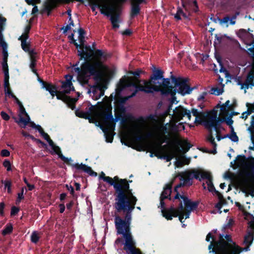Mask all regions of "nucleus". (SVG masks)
I'll use <instances>...</instances> for the list:
<instances>
[{
  "mask_svg": "<svg viewBox=\"0 0 254 254\" xmlns=\"http://www.w3.org/2000/svg\"><path fill=\"white\" fill-rule=\"evenodd\" d=\"M96 5L100 8L101 14L108 17L110 16V20L113 28H119L120 12L117 11V9L115 7L113 6H102L101 4L99 3L96 4Z\"/></svg>",
  "mask_w": 254,
  "mask_h": 254,
  "instance_id": "1a4fd4ad",
  "label": "nucleus"
},
{
  "mask_svg": "<svg viewBox=\"0 0 254 254\" xmlns=\"http://www.w3.org/2000/svg\"><path fill=\"white\" fill-rule=\"evenodd\" d=\"M13 231V226L11 223L7 224L4 228L2 230V235L5 236L11 234Z\"/></svg>",
  "mask_w": 254,
  "mask_h": 254,
  "instance_id": "a19ab883",
  "label": "nucleus"
},
{
  "mask_svg": "<svg viewBox=\"0 0 254 254\" xmlns=\"http://www.w3.org/2000/svg\"><path fill=\"white\" fill-rule=\"evenodd\" d=\"M174 118L178 121L183 119V117H186L190 121L191 119V112L190 110H187L184 107L179 106L176 107L174 110Z\"/></svg>",
  "mask_w": 254,
  "mask_h": 254,
  "instance_id": "f3484780",
  "label": "nucleus"
},
{
  "mask_svg": "<svg viewBox=\"0 0 254 254\" xmlns=\"http://www.w3.org/2000/svg\"><path fill=\"white\" fill-rule=\"evenodd\" d=\"M224 137H228L233 142H237L239 140V137L235 132L234 128L231 129V134L225 135Z\"/></svg>",
  "mask_w": 254,
  "mask_h": 254,
  "instance_id": "ea45409f",
  "label": "nucleus"
},
{
  "mask_svg": "<svg viewBox=\"0 0 254 254\" xmlns=\"http://www.w3.org/2000/svg\"><path fill=\"white\" fill-rule=\"evenodd\" d=\"M225 122L228 125L230 129L234 128L232 125L234 123V121L232 120V118L231 117L228 116L227 118H225Z\"/></svg>",
  "mask_w": 254,
  "mask_h": 254,
  "instance_id": "052dcab7",
  "label": "nucleus"
},
{
  "mask_svg": "<svg viewBox=\"0 0 254 254\" xmlns=\"http://www.w3.org/2000/svg\"><path fill=\"white\" fill-rule=\"evenodd\" d=\"M112 100L108 99L105 102V107H100L101 110V116H102V122L104 125H108L111 128L115 129L116 122L122 119V117L127 112V109L125 106L115 105V118L112 114Z\"/></svg>",
  "mask_w": 254,
  "mask_h": 254,
  "instance_id": "7ed1b4c3",
  "label": "nucleus"
},
{
  "mask_svg": "<svg viewBox=\"0 0 254 254\" xmlns=\"http://www.w3.org/2000/svg\"><path fill=\"white\" fill-rule=\"evenodd\" d=\"M144 71L141 69L138 68L135 71H129L128 73L131 75H133L134 76L132 78V79L134 81H136L137 83H140L141 80L139 79L140 74L144 73Z\"/></svg>",
  "mask_w": 254,
  "mask_h": 254,
  "instance_id": "a878e982",
  "label": "nucleus"
},
{
  "mask_svg": "<svg viewBox=\"0 0 254 254\" xmlns=\"http://www.w3.org/2000/svg\"><path fill=\"white\" fill-rule=\"evenodd\" d=\"M254 239V231H248L244 237V243L245 245H251Z\"/></svg>",
  "mask_w": 254,
  "mask_h": 254,
  "instance_id": "c85d7f7f",
  "label": "nucleus"
},
{
  "mask_svg": "<svg viewBox=\"0 0 254 254\" xmlns=\"http://www.w3.org/2000/svg\"><path fill=\"white\" fill-rule=\"evenodd\" d=\"M198 172H199L198 177H200V181H201L202 179H207L208 190L210 192H215L216 190L213 184V179L210 173L209 172L205 171L204 170L198 169Z\"/></svg>",
  "mask_w": 254,
  "mask_h": 254,
  "instance_id": "6ab92c4d",
  "label": "nucleus"
},
{
  "mask_svg": "<svg viewBox=\"0 0 254 254\" xmlns=\"http://www.w3.org/2000/svg\"><path fill=\"white\" fill-rule=\"evenodd\" d=\"M99 179L103 180L104 182L108 183L109 185H114L112 181V178L109 176H106L105 174L102 172L99 176Z\"/></svg>",
  "mask_w": 254,
  "mask_h": 254,
  "instance_id": "a18cd8bd",
  "label": "nucleus"
},
{
  "mask_svg": "<svg viewBox=\"0 0 254 254\" xmlns=\"http://www.w3.org/2000/svg\"><path fill=\"white\" fill-rule=\"evenodd\" d=\"M225 121V118H220L217 117V113H214L209 116L206 120L203 122V125L209 130L214 128L217 133H219L221 127V124Z\"/></svg>",
  "mask_w": 254,
  "mask_h": 254,
  "instance_id": "f8f14e48",
  "label": "nucleus"
},
{
  "mask_svg": "<svg viewBox=\"0 0 254 254\" xmlns=\"http://www.w3.org/2000/svg\"><path fill=\"white\" fill-rule=\"evenodd\" d=\"M58 155L59 157L62 161L66 163L67 165L71 166L73 168H74L76 170L75 172L82 171L85 173H87L91 176H97V173L92 170V168L90 166H88L87 165L83 163H73L72 162H73V160L71 159V158H67L65 157L64 155H63L61 151L58 153Z\"/></svg>",
  "mask_w": 254,
  "mask_h": 254,
  "instance_id": "6e6552de",
  "label": "nucleus"
},
{
  "mask_svg": "<svg viewBox=\"0 0 254 254\" xmlns=\"http://www.w3.org/2000/svg\"><path fill=\"white\" fill-rule=\"evenodd\" d=\"M159 207H160L161 209L163 216L168 220H172L173 217H178L179 212H182V211L184 210V206L181 200H180V203L177 208H175L174 204L171 205L168 208H166L165 204L163 206L160 205Z\"/></svg>",
  "mask_w": 254,
  "mask_h": 254,
  "instance_id": "9b49d317",
  "label": "nucleus"
},
{
  "mask_svg": "<svg viewBox=\"0 0 254 254\" xmlns=\"http://www.w3.org/2000/svg\"><path fill=\"white\" fill-rule=\"evenodd\" d=\"M181 16H182L185 19H187L189 17L188 15L184 12L183 10L181 7H178L177 13L175 14L174 17L177 20H181Z\"/></svg>",
  "mask_w": 254,
  "mask_h": 254,
  "instance_id": "f704fd0d",
  "label": "nucleus"
},
{
  "mask_svg": "<svg viewBox=\"0 0 254 254\" xmlns=\"http://www.w3.org/2000/svg\"><path fill=\"white\" fill-rule=\"evenodd\" d=\"M133 119L134 117L131 114L129 113H127L126 112L125 115L122 117V119L119 121L121 122V124L123 125L127 123L128 121L133 120Z\"/></svg>",
  "mask_w": 254,
  "mask_h": 254,
  "instance_id": "58836bf2",
  "label": "nucleus"
},
{
  "mask_svg": "<svg viewBox=\"0 0 254 254\" xmlns=\"http://www.w3.org/2000/svg\"><path fill=\"white\" fill-rule=\"evenodd\" d=\"M253 112V110H250V109H248V111L244 112L242 113V116L241 118L242 119H244L245 120L247 119L248 118V116L251 114Z\"/></svg>",
  "mask_w": 254,
  "mask_h": 254,
  "instance_id": "338daca9",
  "label": "nucleus"
},
{
  "mask_svg": "<svg viewBox=\"0 0 254 254\" xmlns=\"http://www.w3.org/2000/svg\"><path fill=\"white\" fill-rule=\"evenodd\" d=\"M72 77L73 76L71 75H66L65 76L66 80L62 82V88L64 89L69 88L72 85L71 80Z\"/></svg>",
  "mask_w": 254,
  "mask_h": 254,
  "instance_id": "72a5a7b5",
  "label": "nucleus"
},
{
  "mask_svg": "<svg viewBox=\"0 0 254 254\" xmlns=\"http://www.w3.org/2000/svg\"><path fill=\"white\" fill-rule=\"evenodd\" d=\"M180 199L183 200L185 209L193 211L196 210V209L198 208V206L199 203L198 201H192L187 196L181 195L180 194V193L176 194L175 196L173 199V201L175 202L176 199H179L180 200Z\"/></svg>",
  "mask_w": 254,
  "mask_h": 254,
  "instance_id": "dca6fc26",
  "label": "nucleus"
},
{
  "mask_svg": "<svg viewBox=\"0 0 254 254\" xmlns=\"http://www.w3.org/2000/svg\"><path fill=\"white\" fill-rule=\"evenodd\" d=\"M249 35L251 38V41L249 43L247 44V45L249 46H251L253 45V46L252 47L248 48V50L251 53L253 57L254 58V36L253 34H250Z\"/></svg>",
  "mask_w": 254,
  "mask_h": 254,
  "instance_id": "3c124183",
  "label": "nucleus"
},
{
  "mask_svg": "<svg viewBox=\"0 0 254 254\" xmlns=\"http://www.w3.org/2000/svg\"><path fill=\"white\" fill-rule=\"evenodd\" d=\"M128 98L127 96L122 97L120 96L119 98L116 100L115 104L117 105H121L125 106L124 104L128 100Z\"/></svg>",
  "mask_w": 254,
  "mask_h": 254,
  "instance_id": "09e8293b",
  "label": "nucleus"
},
{
  "mask_svg": "<svg viewBox=\"0 0 254 254\" xmlns=\"http://www.w3.org/2000/svg\"><path fill=\"white\" fill-rule=\"evenodd\" d=\"M140 11V7L138 4H134L131 3V10L130 12V17L131 18H133L135 16H137Z\"/></svg>",
  "mask_w": 254,
  "mask_h": 254,
  "instance_id": "cd10ccee",
  "label": "nucleus"
},
{
  "mask_svg": "<svg viewBox=\"0 0 254 254\" xmlns=\"http://www.w3.org/2000/svg\"><path fill=\"white\" fill-rule=\"evenodd\" d=\"M152 70V73L150 76L148 80H142L143 84L148 88H151V93L153 94L154 92H159L160 91H158L157 88L163 89L162 86V83L165 79H169V82L171 80L170 78H164V72L159 68H156L155 66H153Z\"/></svg>",
  "mask_w": 254,
  "mask_h": 254,
  "instance_id": "39448f33",
  "label": "nucleus"
},
{
  "mask_svg": "<svg viewBox=\"0 0 254 254\" xmlns=\"http://www.w3.org/2000/svg\"><path fill=\"white\" fill-rule=\"evenodd\" d=\"M9 76H4V91L6 89H9Z\"/></svg>",
  "mask_w": 254,
  "mask_h": 254,
  "instance_id": "0e129e2a",
  "label": "nucleus"
},
{
  "mask_svg": "<svg viewBox=\"0 0 254 254\" xmlns=\"http://www.w3.org/2000/svg\"><path fill=\"white\" fill-rule=\"evenodd\" d=\"M97 104L98 105H91L90 107H89V110L87 111V112H89V117H90L91 113L93 112H96L98 114V116L100 118L101 121H102V116L101 115V110H100V107H102L105 108V102L103 103L102 102H98Z\"/></svg>",
  "mask_w": 254,
  "mask_h": 254,
  "instance_id": "5701e85b",
  "label": "nucleus"
},
{
  "mask_svg": "<svg viewBox=\"0 0 254 254\" xmlns=\"http://www.w3.org/2000/svg\"><path fill=\"white\" fill-rule=\"evenodd\" d=\"M199 172L198 169H193L191 170L185 171L179 173L178 176L181 182L174 188V191L176 194L179 193L178 189L184 186H190L192 185V180L193 179L200 181V177H198Z\"/></svg>",
  "mask_w": 254,
  "mask_h": 254,
  "instance_id": "423d86ee",
  "label": "nucleus"
},
{
  "mask_svg": "<svg viewBox=\"0 0 254 254\" xmlns=\"http://www.w3.org/2000/svg\"><path fill=\"white\" fill-rule=\"evenodd\" d=\"M98 127L102 130L104 133V135L106 138V141L109 143H112L114 139V134L113 133L115 129L110 127L108 125H102L99 124Z\"/></svg>",
  "mask_w": 254,
  "mask_h": 254,
  "instance_id": "4be33fe9",
  "label": "nucleus"
},
{
  "mask_svg": "<svg viewBox=\"0 0 254 254\" xmlns=\"http://www.w3.org/2000/svg\"><path fill=\"white\" fill-rule=\"evenodd\" d=\"M89 73V71H85L79 75H78L77 79L81 83L86 84L88 82V79L86 77V74Z\"/></svg>",
  "mask_w": 254,
  "mask_h": 254,
  "instance_id": "4c0bfd02",
  "label": "nucleus"
},
{
  "mask_svg": "<svg viewBox=\"0 0 254 254\" xmlns=\"http://www.w3.org/2000/svg\"><path fill=\"white\" fill-rule=\"evenodd\" d=\"M215 242L216 247L212 249V252L216 254H228V248L230 246V243L226 242L223 234H219V240Z\"/></svg>",
  "mask_w": 254,
  "mask_h": 254,
  "instance_id": "2eb2a0df",
  "label": "nucleus"
},
{
  "mask_svg": "<svg viewBox=\"0 0 254 254\" xmlns=\"http://www.w3.org/2000/svg\"><path fill=\"white\" fill-rule=\"evenodd\" d=\"M4 76H9L8 66L7 64H1Z\"/></svg>",
  "mask_w": 254,
  "mask_h": 254,
  "instance_id": "69168bd1",
  "label": "nucleus"
},
{
  "mask_svg": "<svg viewBox=\"0 0 254 254\" xmlns=\"http://www.w3.org/2000/svg\"><path fill=\"white\" fill-rule=\"evenodd\" d=\"M1 183L4 184L5 189H7V192L8 193H11L12 192V190H11L12 182H11V181L10 180H9V179H6L4 181L2 180L1 181Z\"/></svg>",
  "mask_w": 254,
  "mask_h": 254,
  "instance_id": "37998d69",
  "label": "nucleus"
},
{
  "mask_svg": "<svg viewBox=\"0 0 254 254\" xmlns=\"http://www.w3.org/2000/svg\"><path fill=\"white\" fill-rule=\"evenodd\" d=\"M74 34L73 33H71L70 35H69L68 36V38L69 39V40H70V42L71 43H72L74 44V45L76 47V48L77 49L78 48V47H80V45H78V44L76 42V40L74 39Z\"/></svg>",
  "mask_w": 254,
  "mask_h": 254,
  "instance_id": "4d7b16f0",
  "label": "nucleus"
},
{
  "mask_svg": "<svg viewBox=\"0 0 254 254\" xmlns=\"http://www.w3.org/2000/svg\"><path fill=\"white\" fill-rule=\"evenodd\" d=\"M26 116V118H24L23 117L20 116L19 120L18 121L15 117H13L12 118L14 120L15 122L17 123L18 125H20V123H22L24 125L23 127H24L26 126H27L30 122V118L28 114L27 115H25Z\"/></svg>",
  "mask_w": 254,
  "mask_h": 254,
  "instance_id": "2f4dec72",
  "label": "nucleus"
},
{
  "mask_svg": "<svg viewBox=\"0 0 254 254\" xmlns=\"http://www.w3.org/2000/svg\"><path fill=\"white\" fill-rule=\"evenodd\" d=\"M112 181L114 184L110 185L115 190V215L122 213L124 216H132L137 198L133 194L128 182L126 179H120L117 176L112 178Z\"/></svg>",
  "mask_w": 254,
  "mask_h": 254,
  "instance_id": "f257e3e1",
  "label": "nucleus"
},
{
  "mask_svg": "<svg viewBox=\"0 0 254 254\" xmlns=\"http://www.w3.org/2000/svg\"><path fill=\"white\" fill-rule=\"evenodd\" d=\"M171 130L174 133L173 134V142L175 144L177 150L184 154L187 152L192 147V145L188 142L187 139L182 140L178 133V127L177 125H173Z\"/></svg>",
  "mask_w": 254,
  "mask_h": 254,
  "instance_id": "0eeeda50",
  "label": "nucleus"
},
{
  "mask_svg": "<svg viewBox=\"0 0 254 254\" xmlns=\"http://www.w3.org/2000/svg\"><path fill=\"white\" fill-rule=\"evenodd\" d=\"M66 101L64 102L66 104L67 107L73 110L75 109V103L77 101L78 98H71L68 96V97H65Z\"/></svg>",
  "mask_w": 254,
  "mask_h": 254,
  "instance_id": "7c9ffc66",
  "label": "nucleus"
},
{
  "mask_svg": "<svg viewBox=\"0 0 254 254\" xmlns=\"http://www.w3.org/2000/svg\"><path fill=\"white\" fill-rule=\"evenodd\" d=\"M154 156L157 157L159 159H163L166 160L167 162H170L173 158H174L175 154L174 153L169 154H159V152H155Z\"/></svg>",
  "mask_w": 254,
  "mask_h": 254,
  "instance_id": "c756f323",
  "label": "nucleus"
},
{
  "mask_svg": "<svg viewBox=\"0 0 254 254\" xmlns=\"http://www.w3.org/2000/svg\"><path fill=\"white\" fill-rule=\"evenodd\" d=\"M106 68V66L99 60L92 61H85L81 65V67H75L74 70L78 75L89 71L90 75L94 76L95 80H100L103 76V71Z\"/></svg>",
  "mask_w": 254,
  "mask_h": 254,
  "instance_id": "20e7f679",
  "label": "nucleus"
},
{
  "mask_svg": "<svg viewBox=\"0 0 254 254\" xmlns=\"http://www.w3.org/2000/svg\"><path fill=\"white\" fill-rule=\"evenodd\" d=\"M79 49L77 50V55L80 57V60L84 59L85 61L89 62L92 57V53L94 52L90 46L85 45L84 44L81 49Z\"/></svg>",
  "mask_w": 254,
  "mask_h": 254,
  "instance_id": "aec40b11",
  "label": "nucleus"
},
{
  "mask_svg": "<svg viewBox=\"0 0 254 254\" xmlns=\"http://www.w3.org/2000/svg\"><path fill=\"white\" fill-rule=\"evenodd\" d=\"M40 239L38 233L37 231H33L31 235V241L33 243L37 244Z\"/></svg>",
  "mask_w": 254,
  "mask_h": 254,
  "instance_id": "603ef678",
  "label": "nucleus"
},
{
  "mask_svg": "<svg viewBox=\"0 0 254 254\" xmlns=\"http://www.w3.org/2000/svg\"><path fill=\"white\" fill-rule=\"evenodd\" d=\"M2 165L4 168H6L7 171H11V164L9 160L5 159L2 163Z\"/></svg>",
  "mask_w": 254,
  "mask_h": 254,
  "instance_id": "5fc2aeb1",
  "label": "nucleus"
},
{
  "mask_svg": "<svg viewBox=\"0 0 254 254\" xmlns=\"http://www.w3.org/2000/svg\"><path fill=\"white\" fill-rule=\"evenodd\" d=\"M92 56L93 55L96 59L93 61L99 60L102 63V62L100 60L101 58L104 57V54L102 50L99 49L95 50H94V52H92Z\"/></svg>",
  "mask_w": 254,
  "mask_h": 254,
  "instance_id": "c03bdc74",
  "label": "nucleus"
},
{
  "mask_svg": "<svg viewBox=\"0 0 254 254\" xmlns=\"http://www.w3.org/2000/svg\"><path fill=\"white\" fill-rule=\"evenodd\" d=\"M207 140L209 142L213 147V150L211 152L213 154L216 153V146L217 144L215 141V138L213 136L212 132H211L210 134L207 137Z\"/></svg>",
  "mask_w": 254,
  "mask_h": 254,
  "instance_id": "c9c22d12",
  "label": "nucleus"
},
{
  "mask_svg": "<svg viewBox=\"0 0 254 254\" xmlns=\"http://www.w3.org/2000/svg\"><path fill=\"white\" fill-rule=\"evenodd\" d=\"M207 115L204 112H200V113L198 116L195 117V123L201 124L203 119L205 118Z\"/></svg>",
  "mask_w": 254,
  "mask_h": 254,
  "instance_id": "de8ad7c7",
  "label": "nucleus"
},
{
  "mask_svg": "<svg viewBox=\"0 0 254 254\" xmlns=\"http://www.w3.org/2000/svg\"><path fill=\"white\" fill-rule=\"evenodd\" d=\"M4 30L0 29V47L2 48V56L3 57L8 58V54L7 51V45L4 40L3 35L2 32Z\"/></svg>",
  "mask_w": 254,
  "mask_h": 254,
  "instance_id": "b1692460",
  "label": "nucleus"
},
{
  "mask_svg": "<svg viewBox=\"0 0 254 254\" xmlns=\"http://www.w3.org/2000/svg\"><path fill=\"white\" fill-rule=\"evenodd\" d=\"M43 87L49 91L53 97H54L58 93L57 87L51 83L46 82Z\"/></svg>",
  "mask_w": 254,
  "mask_h": 254,
  "instance_id": "bb28decb",
  "label": "nucleus"
},
{
  "mask_svg": "<svg viewBox=\"0 0 254 254\" xmlns=\"http://www.w3.org/2000/svg\"><path fill=\"white\" fill-rule=\"evenodd\" d=\"M6 21V19L5 17L0 16V28H1V30H4Z\"/></svg>",
  "mask_w": 254,
  "mask_h": 254,
  "instance_id": "774afa93",
  "label": "nucleus"
},
{
  "mask_svg": "<svg viewBox=\"0 0 254 254\" xmlns=\"http://www.w3.org/2000/svg\"><path fill=\"white\" fill-rule=\"evenodd\" d=\"M162 86L163 89L157 88L158 91H160V94L163 96H171L170 104H173L176 101V95L177 93V88H175L171 82H169V79H165L163 82L162 83Z\"/></svg>",
  "mask_w": 254,
  "mask_h": 254,
  "instance_id": "ddd939ff",
  "label": "nucleus"
},
{
  "mask_svg": "<svg viewBox=\"0 0 254 254\" xmlns=\"http://www.w3.org/2000/svg\"><path fill=\"white\" fill-rule=\"evenodd\" d=\"M75 115L77 117L80 118L88 119L90 123H92V119L89 117V112H84L80 110L79 109H77L75 111Z\"/></svg>",
  "mask_w": 254,
  "mask_h": 254,
  "instance_id": "473e14b6",
  "label": "nucleus"
},
{
  "mask_svg": "<svg viewBox=\"0 0 254 254\" xmlns=\"http://www.w3.org/2000/svg\"><path fill=\"white\" fill-rule=\"evenodd\" d=\"M172 193V184H167L164 188V190L162 192L160 196V204L163 206L165 205L164 199H168L170 200L173 201L174 198H172L171 194Z\"/></svg>",
  "mask_w": 254,
  "mask_h": 254,
  "instance_id": "412c9836",
  "label": "nucleus"
},
{
  "mask_svg": "<svg viewBox=\"0 0 254 254\" xmlns=\"http://www.w3.org/2000/svg\"><path fill=\"white\" fill-rule=\"evenodd\" d=\"M233 224H234L233 219L232 218L229 219L228 220V221L224 225L223 228H222V231L225 232V231L226 229H230V228L232 227Z\"/></svg>",
  "mask_w": 254,
  "mask_h": 254,
  "instance_id": "864d4df0",
  "label": "nucleus"
},
{
  "mask_svg": "<svg viewBox=\"0 0 254 254\" xmlns=\"http://www.w3.org/2000/svg\"><path fill=\"white\" fill-rule=\"evenodd\" d=\"M238 84L241 85V89H245V93L246 92V89H248L249 86H250V84L247 83H242L241 80H238Z\"/></svg>",
  "mask_w": 254,
  "mask_h": 254,
  "instance_id": "e2e57ef3",
  "label": "nucleus"
},
{
  "mask_svg": "<svg viewBox=\"0 0 254 254\" xmlns=\"http://www.w3.org/2000/svg\"><path fill=\"white\" fill-rule=\"evenodd\" d=\"M254 73L252 72H249L247 76V78L246 80V82L249 83L250 84V87H252L254 86Z\"/></svg>",
  "mask_w": 254,
  "mask_h": 254,
  "instance_id": "79ce46f5",
  "label": "nucleus"
},
{
  "mask_svg": "<svg viewBox=\"0 0 254 254\" xmlns=\"http://www.w3.org/2000/svg\"><path fill=\"white\" fill-rule=\"evenodd\" d=\"M191 8L192 10L195 13H196L199 11L198 6L196 0H194L192 1L191 4Z\"/></svg>",
  "mask_w": 254,
  "mask_h": 254,
  "instance_id": "680f3d73",
  "label": "nucleus"
},
{
  "mask_svg": "<svg viewBox=\"0 0 254 254\" xmlns=\"http://www.w3.org/2000/svg\"><path fill=\"white\" fill-rule=\"evenodd\" d=\"M151 88H148L144 85V86H138L135 89V90L129 96H127L129 99L131 98L134 97L138 91L143 92L146 94H152L151 93Z\"/></svg>",
  "mask_w": 254,
  "mask_h": 254,
  "instance_id": "393cba45",
  "label": "nucleus"
},
{
  "mask_svg": "<svg viewBox=\"0 0 254 254\" xmlns=\"http://www.w3.org/2000/svg\"><path fill=\"white\" fill-rule=\"evenodd\" d=\"M157 129L164 133V134L168 133V129L166 125H160L157 127Z\"/></svg>",
  "mask_w": 254,
  "mask_h": 254,
  "instance_id": "6e6d98bb",
  "label": "nucleus"
},
{
  "mask_svg": "<svg viewBox=\"0 0 254 254\" xmlns=\"http://www.w3.org/2000/svg\"><path fill=\"white\" fill-rule=\"evenodd\" d=\"M132 216L121 217L115 215L114 223L117 235H122L123 238L118 237L115 241L118 245L123 242L124 250L127 254H142L140 250L136 248V243L131 232Z\"/></svg>",
  "mask_w": 254,
  "mask_h": 254,
  "instance_id": "f03ea898",
  "label": "nucleus"
},
{
  "mask_svg": "<svg viewBox=\"0 0 254 254\" xmlns=\"http://www.w3.org/2000/svg\"><path fill=\"white\" fill-rule=\"evenodd\" d=\"M30 64L29 65L30 68L32 71L37 76H39L37 70L35 69V67L37 64V60L36 57H30Z\"/></svg>",
  "mask_w": 254,
  "mask_h": 254,
  "instance_id": "e433bc0d",
  "label": "nucleus"
},
{
  "mask_svg": "<svg viewBox=\"0 0 254 254\" xmlns=\"http://www.w3.org/2000/svg\"><path fill=\"white\" fill-rule=\"evenodd\" d=\"M172 82L174 84L175 88H177V93L182 95L190 94L193 88H191L188 84V79L182 77H176L173 75H171Z\"/></svg>",
  "mask_w": 254,
  "mask_h": 254,
  "instance_id": "9d476101",
  "label": "nucleus"
},
{
  "mask_svg": "<svg viewBox=\"0 0 254 254\" xmlns=\"http://www.w3.org/2000/svg\"><path fill=\"white\" fill-rule=\"evenodd\" d=\"M56 95L57 96V99L62 100L64 103L66 101L65 97H68V96L64 95L63 92L61 91L59 92V94H57Z\"/></svg>",
  "mask_w": 254,
  "mask_h": 254,
  "instance_id": "bf43d9fd",
  "label": "nucleus"
},
{
  "mask_svg": "<svg viewBox=\"0 0 254 254\" xmlns=\"http://www.w3.org/2000/svg\"><path fill=\"white\" fill-rule=\"evenodd\" d=\"M47 141L48 142L49 145L51 146L54 151L58 155V153L61 151V148L58 146L56 145L51 138L47 140Z\"/></svg>",
  "mask_w": 254,
  "mask_h": 254,
  "instance_id": "49530a36",
  "label": "nucleus"
},
{
  "mask_svg": "<svg viewBox=\"0 0 254 254\" xmlns=\"http://www.w3.org/2000/svg\"><path fill=\"white\" fill-rule=\"evenodd\" d=\"M127 86L128 87H133L135 89L137 88L138 86H144V85H141L140 83H137L136 81H134L132 79V78H128L127 79Z\"/></svg>",
  "mask_w": 254,
  "mask_h": 254,
  "instance_id": "8fccbe9b",
  "label": "nucleus"
},
{
  "mask_svg": "<svg viewBox=\"0 0 254 254\" xmlns=\"http://www.w3.org/2000/svg\"><path fill=\"white\" fill-rule=\"evenodd\" d=\"M60 3H63L62 0H47L44 3L41 13L46 12L48 16L50 15L52 11L57 8Z\"/></svg>",
  "mask_w": 254,
  "mask_h": 254,
  "instance_id": "a211bd4d",
  "label": "nucleus"
},
{
  "mask_svg": "<svg viewBox=\"0 0 254 254\" xmlns=\"http://www.w3.org/2000/svg\"><path fill=\"white\" fill-rule=\"evenodd\" d=\"M158 142L154 144L151 143L149 145L150 148L155 153V152H159V154L164 153V150L168 148V145L165 144L162 145V144L165 142H168L170 140V136L169 135H158L157 138Z\"/></svg>",
  "mask_w": 254,
  "mask_h": 254,
  "instance_id": "4468645a",
  "label": "nucleus"
},
{
  "mask_svg": "<svg viewBox=\"0 0 254 254\" xmlns=\"http://www.w3.org/2000/svg\"><path fill=\"white\" fill-rule=\"evenodd\" d=\"M29 38V34L26 33H23L21 36L18 38V40L21 41L22 43V46L25 44V42Z\"/></svg>",
  "mask_w": 254,
  "mask_h": 254,
  "instance_id": "13d9d810",
  "label": "nucleus"
}]
</instances>
